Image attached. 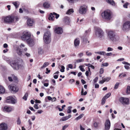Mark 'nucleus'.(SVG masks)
I'll use <instances>...</instances> for the list:
<instances>
[{"label": "nucleus", "instance_id": "1", "mask_svg": "<svg viewBox=\"0 0 130 130\" xmlns=\"http://www.w3.org/2000/svg\"><path fill=\"white\" fill-rule=\"evenodd\" d=\"M2 21L3 22L6 23L12 22L14 21V16L11 15L6 17H2Z\"/></svg>", "mask_w": 130, "mask_h": 130}, {"label": "nucleus", "instance_id": "2", "mask_svg": "<svg viewBox=\"0 0 130 130\" xmlns=\"http://www.w3.org/2000/svg\"><path fill=\"white\" fill-rule=\"evenodd\" d=\"M51 36L50 32L47 31L45 33L43 36V40L45 43L48 44L51 41Z\"/></svg>", "mask_w": 130, "mask_h": 130}, {"label": "nucleus", "instance_id": "3", "mask_svg": "<svg viewBox=\"0 0 130 130\" xmlns=\"http://www.w3.org/2000/svg\"><path fill=\"white\" fill-rule=\"evenodd\" d=\"M101 15L103 18L109 20L111 18V13L109 10H105L102 13Z\"/></svg>", "mask_w": 130, "mask_h": 130}, {"label": "nucleus", "instance_id": "4", "mask_svg": "<svg viewBox=\"0 0 130 130\" xmlns=\"http://www.w3.org/2000/svg\"><path fill=\"white\" fill-rule=\"evenodd\" d=\"M31 38V34L29 31H24L23 35L21 37L22 39L24 41H27Z\"/></svg>", "mask_w": 130, "mask_h": 130}, {"label": "nucleus", "instance_id": "5", "mask_svg": "<svg viewBox=\"0 0 130 130\" xmlns=\"http://www.w3.org/2000/svg\"><path fill=\"white\" fill-rule=\"evenodd\" d=\"M6 102L8 103L15 104L17 102V99L13 98L12 96H8L6 99Z\"/></svg>", "mask_w": 130, "mask_h": 130}, {"label": "nucleus", "instance_id": "6", "mask_svg": "<svg viewBox=\"0 0 130 130\" xmlns=\"http://www.w3.org/2000/svg\"><path fill=\"white\" fill-rule=\"evenodd\" d=\"M7 62L10 63L11 66L15 70H18L19 69V67L17 63L14 61H10V60H6Z\"/></svg>", "mask_w": 130, "mask_h": 130}, {"label": "nucleus", "instance_id": "7", "mask_svg": "<svg viewBox=\"0 0 130 130\" xmlns=\"http://www.w3.org/2000/svg\"><path fill=\"white\" fill-rule=\"evenodd\" d=\"M119 100L120 102L124 105H128L129 104V99L128 98L121 97Z\"/></svg>", "mask_w": 130, "mask_h": 130}, {"label": "nucleus", "instance_id": "8", "mask_svg": "<svg viewBox=\"0 0 130 130\" xmlns=\"http://www.w3.org/2000/svg\"><path fill=\"white\" fill-rule=\"evenodd\" d=\"M130 28V22L128 21L125 22L123 24L122 27V30L125 31H128Z\"/></svg>", "mask_w": 130, "mask_h": 130}, {"label": "nucleus", "instance_id": "9", "mask_svg": "<svg viewBox=\"0 0 130 130\" xmlns=\"http://www.w3.org/2000/svg\"><path fill=\"white\" fill-rule=\"evenodd\" d=\"M87 6L85 5L81 6L79 7L78 12L81 14H84L86 13L87 11Z\"/></svg>", "mask_w": 130, "mask_h": 130}, {"label": "nucleus", "instance_id": "10", "mask_svg": "<svg viewBox=\"0 0 130 130\" xmlns=\"http://www.w3.org/2000/svg\"><path fill=\"white\" fill-rule=\"evenodd\" d=\"M95 34L97 37L101 38L103 36V32L101 29L97 28L96 30Z\"/></svg>", "mask_w": 130, "mask_h": 130}, {"label": "nucleus", "instance_id": "11", "mask_svg": "<svg viewBox=\"0 0 130 130\" xmlns=\"http://www.w3.org/2000/svg\"><path fill=\"white\" fill-rule=\"evenodd\" d=\"M8 88L10 90L14 92H17L18 91V88L15 85L11 84L9 85Z\"/></svg>", "mask_w": 130, "mask_h": 130}, {"label": "nucleus", "instance_id": "12", "mask_svg": "<svg viewBox=\"0 0 130 130\" xmlns=\"http://www.w3.org/2000/svg\"><path fill=\"white\" fill-rule=\"evenodd\" d=\"M115 35V34L114 31L110 30L108 32V38L109 39L112 41V40L113 39V38Z\"/></svg>", "mask_w": 130, "mask_h": 130}, {"label": "nucleus", "instance_id": "13", "mask_svg": "<svg viewBox=\"0 0 130 130\" xmlns=\"http://www.w3.org/2000/svg\"><path fill=\"white\" fill-rule=\"evenodd\" d=\"M13 110V108L11 107L6 106L3 108V111L7 112H9Z\"/></svg>", "mask_w": 130, "mask_h": 130}, {"label": "nucleus", "instance_id": "14", "mask_svg": "<svg viewBox=\"0 0 130 130\" xmlns=\"http://www.w3.org/2000/svg\"><path fill=\"white\" fill-rule=\"evenodd\" d=\"M55 32L58 34H60L62 33L63 30L61 27H56L54 29Z\"/></svg>", "mask_w": 130, "mask_h": 130}, {"label": "nucleus", "instance_id": "15", "mask_svg": "<svg viewBox=\"0 0 130 130\" xmlns=\"http://www.w3.org/2000/svg\"><path fill=\"white\" fill-rule=\"evenodd\" d=\"M7 128L8 126L6 123H3L0 124V130H7Z\"/></svg>", "mask_w": 130, "mask_h": 130}, {"label": "nucleus", "instance_id": "16", "mask_svg": "<svg viewBox=\"0 0 130 130\" xmlns=\"http://www.w3.org/2000/svg\"><path fill=\"white\" fill-rule=\"evenodd\" d=\"M63 22L66 25H69L71 22L70 18L68 17H65L64 18Z\"/></svg>", "mask_w": 130, "mask_h": 130}, {"label": "nucleus", "instance_id": "17", "mask_svg": "<svg viewBox=\"0 0 130 130\" xmlns=\"http://www.w3.org/2000/svg\"><path fill=\"white\" fill-rule=\"evenodd\" d=\"M26 41L27 43L30 46H32L35 44L34 41L33 39H32L31 38Z\"/></svg>", "mask_w": 130, "mask_h": 130}, {"label": "nucleus", "instance_id": "18", "mask_svg": "<svg viewBox=\"0 0 130 130\" xmlns=\"http://www.w3.org/2000/svg\"><path fill=\"white\" fill-rule=\"evenodd\" d=\"M105 129L106 130H108L110 126V123L109 120H107L105 124Z\"/></svg>", "mask_w": 130, "mask_h": 130}, {"label": "nucleus", "instance_id": "19", "mask_svg": "<svg viewBox=\"0 0 130 130\" xmlns=\"http://www.w3.org/2000/svg\"><path fill=\"white\" fill-rule=\"evenodd\" d=\"M51 4L50 2H46L43 3V6L45 8H48L50 7Z\"/></svg>", "mask_w": 130, "mask_h": 130}, {"label": "nucleus", "instance_id": "20", "mask_svg": "<svg viewBox=\"0 0 130 130\" xmlns=\"http://www.w3.org/2000/svg\"><path fill=\"white\" fill-rule=\"evenodd\" d=\"M71 117L72 116L71 115H69L68 116L63 117H62L61 118L60 120L62 121H66L71 118Z\"/></svg>", "mask_w": 130, "mask_h": 130}, {"label": "nucleus", "instance_id": "21", "mask_svg": "<svg viewBox=\"0 0 130 130\" xmlns=\"http://www.w3.org/2000/svg\"><path fill=\"white\" fill-rule=\"evenodd\" d=\"M34 23V21L33 19H28L27 20V24L29 26H32Z\"/></svg>", "mask_w": 130, "mask_h": 130}, {"label": "nucleus", "instance_id": "22", "mask_svg": "<svg viewBox=\"0 0 130 130\" xmlns=\"http://www.w3.org/2000/svg\"><path fill=\"white\" fill-rule=\"evenodd\" d=\"M5 89L3 86L0 85V94H3L5 93Z\"/></svg>", "mask_w": 130, "mask_h": 130}, {"label": "nucleus", "instance_id": "23", "mask_svg": "<svg viewBox=\"0 0 130 130\" xmlns=\"http://www.w3.org/2000/svg\"><path fill=\"white\" fill-rule=\"evenodd\" d=\"M44 53V51L43 49L40 47L38 48V54L39 55H42Z\"/></svg>", "mask_w": 130, "mask_h": 130}, {"label": "nucleus", "instance_id": "24", "mask_svg": "<svg viewBox=\"0 0 130 130\" xmlns=\"http://www.w3.org/2000/svg\"><path fill=\"white\" fill-rule=\"evenodd\" d=\"M80 43V41L79 39L76 38L75 39L74 41V46L76 47L79 45Z\"/></svg>", "mask_w": 130, "mask_h": 130}, {"label": "nucleus", "instance_id": "25", "mask_svg": "<svg viewBox=\"0 0 130 130\" xmlns=\"http://www.w3.org/2000/svg\"><path fill=\"white\" fill-rule=\"evenodd\" d=\"M106 1L108 3L113 6L115 5V2L113 0H106Z\"/></svg>", "mask_w": 130, "mask_h": 130}, {"label": "nucleus", "instance_id": "26", "mask_svg": "<svg viewBox=\"0 0 130 130\" xmlns=\"http://www.w3.org/2000/svg\"><path fill=\"white\" fill-rule=\"evenodd\" d=\"M16 51L17 53L19 55H23L22 52L19 47H17Z\"/></svg>", "mask_w": 130, "mask_h": 130}, {"label": "nucleus", "instance_id": "27", "mask_svg": "<svg viewBox=\"0 0 130 130\" xmlns=\"http://www.w3.org/2000/svg\"><path fill=\"white\" fill-rule=\"evenodd\" d=\"M53 13H51L48 17V19L50 20L53 21L54 19V17Z\"/></svg>", "mask_w": 130, "mask_h": 130}, {"label": "nucleus", "instance_id": "28", "mask_svg": "<svg viewBox=\"0 0 130 130\" xmlns=\"http://www.w3.org/2000/svg\"><path fill=\"white\" fill-rule=\"evenodd\" d=\"M119 39V37L118 36L115 35L113 38V39L112 40V41L113 42H116L118 41Z\"/></svg>", "mask_w": 130, "mask_h": 130}, {"label": "nucleus", "instance_id": "29", "mask_svg": "<svg viewBox=\"0 0 130 130\" xmlns=\"http://www.w3.org/2000/svg\"><path fill=\"white\" fill-rule=\"evenodd\" d=\"M74 12V11L73 10V9H69L66 13V14L70 15L72 13H73Z\"/></svg>", "mask_w": 130, "mask_h": 130}, {"label": "nucleus", "instance_id": "30", "mask_svg": "<svg viewBox=\"0 0 130 130\" xmlns=\"http://www.w3.org/2000/svg\"><path fill=\"white\" fill-rule=\"evenodd\" d=\"M84 116V114L82 113L80 115L76 117L75 119V120L77 121L78 120L82 118Z\"/></svg>", "mask_w": 130, "mask_h": 130}, {"label": "nucleus", "instance_id": "31", "mask_svg": "<svg viewBox=\"0 0 130 130\" xmlns=\"http://www.w3.org/2000/svg\"><path fill=\"white\" fill-rule=\"evenodd\" d=\"M49 65V63L48 62H44L42 67H41V69H43L44 68H45L46 67Z\"/></svg>", "mask_w": 130, "mask_h": 130}, {"label": "nucleus", "instance_id": "32", "mask_svg": "<svg viewBox=\"0 0 130 130\" xmlns=\"http://www.w3.org/2000/svg\"><path fill=\"white\" fill-rule=\"evenodd\" d=\"M12 4L15 6L16 8H17L19 7V2H13Z\"/></svg>", "mask_w": 130, "mask_h": 130}, {"label": "nucleus", "instance_id": "33", "mask_svg": "<svg viewBox=\"0 0 130 130\" xmlns=\"http://www.w3.org/2000/svg\"><path fill=\"white\" fill-rule=\"evenodd\" d=\"M126 93L128 94L130 93V86H127V87L126 91Z\"/></svg>", "mask_w": 130, "mask_h": 130}, {"label": "nucleus", "instance_id": "34", "mask_svg": "<svg viewBox=\"0 0 130 130\" xmlns=\"http://www.w3.org/2000/svg\"><path fill=\"white\" fill-rule=\"evenodd\" d=\"M28 96V93H26L25 94V95H24V96L23 97V99L25 101L26 100Z\"/></svg>", "mask_w": 130, "mask_h": 130}, {"label": "nucleus", "instance_id": "35", "mask_svg": "<svg viewBox=\"0 0 130 130\" xmlns=\"http://www.w3.org/2000/svg\"><path fill=\"white\" fill-rule=\"evenodd\" d=\"M104 80L105 82H108L111 79V77H106L104 78Z\"/></svg>", "mask_w": 130, "mask_h": 130}, {"label": "nucleus", "instance_id": "36", "mask_svg": "<svg viewBox=\"0 0 130 130\" xmlns=\"http://www.w3.org/2000/svg\"><path fill=\"white\" fill-rule=\"evenodd\" d=\"M72 107L70 106L68 107V109L67 110V112L68 113H70L71 112V109L72 108Z\"/></svg>", "mask_w": 130, "mask_h": 130}, {"label": "nucleus", "instance_id": "37", "mask_svg": "<svg viewBox=\"0 0 130 130\" xmlns=\"http://www.w3.org/2000/svg\"><path fill=\"white\" fill-rule=\"evenodd\" d=\"M84 61V59H80L76 60V62L77 63H79L83 62Z\"/></svg>", "mask_w": 130, "mask_h": 130}, {"label": "nucleus", "instance_id": "38", "mask_svg": "<svg viewBox=\"0 0 130 130\" xmlns=\"http://www.w3.org/2000/svg\"><path fill=\"white\" fill-rule=\"evenodd\" d=\"M106 99L103 97L102 100L101 104L102 105H104L106 101Z\"/></svg>", "mask_w": 130, "mask_h": 130}, {"label": "nucleus", "instance_id": "39", "mask_svg": "<svg viewBox=\"0 0 130 130\" xmlns=\"http://www.w3.org/2000/svg\"><path fill=\"white\" fill-rule=\"evenodd\" d=\"M43 112V111L41 110H38L35 113V114H41Z\"/></svg>", "mask_w": 130, "mask_h": 130}, {"label": "nucleus", "instance_id": "40", "mask_svg": "<svg viewBox=\"0 0 130 130\" xmlns=\"http://www.w3.org/2000/svg\"><path fill=\"white\" fill-rule=\"evenodd\" d=\"M19 19V18L17 16H14V22H16L18 21Z\"/></svg>", "mask_w": 130, "mask_h": 130}, {"label": "nucleus", "instance_id": "41", "mask_svg": "<svg viewBox=\"0 0 130 130\" xmlns=\"http://www.w3.org/2000/svg\"><path fill=\"white\" fill-rule=\"evenodd\" d=\"M111 93H109L107 94L106 95H105L104 97L106 99H107L109 98L111 95Z\"/></svg>", "mask_w": 130, "mask_h": 130}, {"label": "nucleus", "instance_id": "42", "mask_svg": "<svg viewBox=\"0 0 130 130\" xmlns=\"http://www.w3.org/2000/svg\"><path fill=\"white\" fill-rule=\"evenodd\" d=\"M53 14H54V16H55V18L57 19L58 17H59V14H57L56 13L54 12H53Z\"/></svg>", "mask_w": 130, "mask_h": 130}, {"label": "nucleus", "instance_id": "43", "mask_svg": "<svg viewBox=\"0 0 130 130\" xmlns=\"http://www.w3.org/2000/svg\"><path fill=\"white\" fill-rule=\"evenodd\" d=\"M61 69L60 70V71L62 72H64V71L65 67L63 66H61Z\"/></svg>", "mask_w": 130, "mask_h": 130}, {"label": "nucleus", "instance_id": "44", "mask_svg": "<svg viewBox=\"0 0 130 130\" xmlns=\"http://www.w3.org/2000/svg\"><path fill=\"white\" fill-rule=\"evenodd\" d=\"M83 55L84 54L83 53H80L78 54V57L81 58L83 56Z\"/></svg>", "mask_w": 130, "mask_h": 130}, {"label": "nucleus", "instance_id": "45", "mask_svg": "<svg viewBox=\"0 0 130 130\" xmlns=\"http://www.w3.org/2000/svg\"><path fill=\"white\" fill-rule=\"evenodd\" d=\"M83 66H79V68L80 70L82 72H84L85 71L84 69L83 68Z\"/></svg>", "mask_w": 130, "mask_h": 130}, {"label": "nucleus", "instance_id": "46", "mask_svg": "<svg viewBox=\"0 0 130 130\" xmlns=\"http://www.w3.org/2000/svg\"><path fill=\"white\" fill-rule=\"evenodd\" d=\"M128 3H125L124 5H123V7L126 8H127V6L128 5Z\"/></svg>", "mask_w": 130, "mask_h": 130}, {"label": "nucleus", "instance_id": "47", "mask_svg": "<svg viewBox=\"0 0 130 130\" xmlns=\"http://www.w3.org/2000/svg\"><path fill=\"white\" fill-rule=\"evenodd\" d=\"M21 121L19 118H18L17 121V124L18 125H20L21 124Z\"/></svg>", "mask_w": 130, "mask_h": 130}, {"label": "nucleus", "instance_id": "48", "mask_svg": "<svg viewBox=\"0 0 130 130\" xmlns=\"http://www.w3.org/2000/svg\"><path fill=\"white\" fill-rule=\"evenodd\" d=\"M109 64L108 63L106 62L102 63V65L104 67H107L108 66Z\"/></svg>", "mask_w": 130, "mask_h": 130}, {"label": "nucleus", "instance_id": "49", "mask_svg": "<svg viewBox=\"0 0 130 130\" xmlns=\"http://www.w3.org/2000/svg\"><path fill=\"white\" fill-rule=\"evenodd\" d=\"M113 50V49L110 47H108L107 51V52L111 51Z\"/></svg>", "mask_w": 130, "mask_h": 130}, {"label": "nucleus", "instance_id": "50", "mask_svg": "<svg viewBox=\"0 0 130 130\" xmlns=\"http://www.w3.org/2000/svg\"><path fill=\"white\" fill-rule=\"evenodd\" d=\"M119 85V84L118 83H117L116 84L115 86L114 87V88L115 89H117L118 88V86Z\"/></svg>", "mask_w": 130, "mask_h": 130}, {"label": "nucleus", "instance_id": "51", "mask_svg": "<svg viewBox=\"0 0 130 130\" xmlns=\"http://www.w3.org/2000/svg\"><path fill=\"white\" fill-rule=\"evenodd\" d=\"M88 67L89 68L90 67L92 69H94V66H93L91 64H90L89 63L88 64Z\"/></svg>", "mask_w": 130, "mask_h": 130}, {"label": "nucleus", "instance_id": "52", "mask_svg": "<svg viewBox=\"0 0 130 130\" xmlns=\"http://www.w3.org/2000/svg\"><path fill=\"white\" fill-rule=\"evenodd\" d=\"M28 122L29 124V125L30 126V128L31 127V125L32 124V123L31 122V120H30L29 119L28 121Z\"/></svg>", "mask_w": 130, "mask_h": 130}, {"label": "nucleus", "instance_id": "53", "mask_svg": "<svg viewBox=\"0 0 130 130\" xmlns=\"http://www.w3.org/2000/svg\"><path fill=\"white\" fill-rule=\"evenodd\" d=\"M38 104H34V107L36 109H39V107L38 106Z\"/></svg>", "mask_w": 130, "mask_h": 130}, {"label": "nucleus", "instance_id": "54", "mask_svg": "<svg viewBox=\"0 0 130 130\" xmlns=\"http://www.w3.org/2000/svg\"><path fill=\"white\" fill-rule=\"evenodd\" d=\"M98 79V77H96L93 80V82H94V83H96Z\"/></svg>", "mask_w": 130, "mask_h": 130}, {"label": "nucleus", "instance_id": "55", "mask_svg": "<svg viewBox=\"0 0 130 130\" xmlns=\"http://www.w3.org/2000/svg\"><path fill=\"white\" fill-rule=\"evenodd\" d=\"M122 63L123 64H127L129 66H130V63H129L127 62H126L125 61H123L122 62Z\"/></svg>", "mask_w": 130, "mask_h": 130}, {"label": "nucleus", "instance_id": "56", "mask_svg": "<svg viewBox=\"0 0 130 130\" xmlns=\"http://www.w3.org/2000/svg\"><path fill=\"white\" fill-rule=\"evenodd\" d=\"M104 72V69L103 68H101L100 70V72L101 74H102Z\"/></svg>", "mask_w": 130, "mask_h": 130}, {"label": "nucleus", "instance_id": "57", "mask_svg": "<svg viewBox=\"0 0 130 130\" xmlns=\"http://www.w3.org/2000/svg\"><path fill=\"white\" fill-rule=\"evenodd\" d=\"M86 53L87 55L89 56H91L92 55V53L91 52H87Z\"/></svg>", "mask_w": 130, "mask_h": 130}, {"label": "nucleus", "instance_id": "58", "mask_svg": "<svg viewBox=\"0 0 130 130\" xmlns=\"http://www.w3.org/2000/svg\"><path fill=\"white\" fill-rule=\"evenodd\" d=\"M68 126V125H64L62 129V130H64L66 128H67Z\"/></svg>", "mask_w": 130, "mask_h": 130}, {"label": "nucleus", "instance_id": "59", "mask_svg": "<svg viewBox=\"0 0 130 130\" xmlns=\"http://www.w3.org/2000/svg\"><path fill=\"white\" fill-rule=\"evenodd\" d=\"M105 55L107 56H110L112 55V53H105Z\"/></svg>", "mask_w": 130, "mask_h": 130}, {"label": "nucleus", "instance_id": "60", "mask_svg": "<svg viewBox=\"0 0 130 130\" xmlns=\"http://www.w3.org/2000/svg\"><path fill=\"white\" fill-rule=\"evenodd\" d=\"M77 0H67V1L69 3H72L74 2Z\"/></svg>", "mask_w": 130, "mask_h": 130}, {"label": "nucleus", "instance_id": "61", "mask_svg": "<svg viewBox=\"0 0 130 130\" xmlns=\"http://www.w3.org/2000/svg\"><path fill=\"white\" fill-rule=\"evenodd\" d=\"M105 54V52L104 51L100 52V55H104Z\"/></svg>", "mask_w": 130, "mask_h": 130}, {"label": "nucleus", "instance_id": "62", "mask_svg": "<svg viewBox=\"0 0 130 130\" xmlns=\"http://www.w3.org/2000/svg\"><path fill=\"white\" fill-rule=\"evenodd\" d=\"M105 82V80H104V78L101 81H100L99 82V83L100 84H103V83L104 82Z\"/></svg>", "mask_w": 130, "mask_h": 130}, {"label": "nucleus", "instance_id": "63", "mask_svg": "<svg viewBox=\"0 0 130 130\" xmlns=\"http://www.w3.org/2000/svg\"><path fill=\"white\" fill-rule=\"evenodd\" d=\"M68 68L71 69H72L73 68V65L71 64H69L68 65Z\"/></svg>", "mask_w": 130, "mask_h": 130}, {"label": "nucleus", "instance_id": "64", "mask_svg": "<svg viewBox=\"0 0 130 130\" xmlns=\"http://www.w3.org/2000/svg\"><path fill=\"white\" fill-rule=\"evenodd\" d=\"M20 48L23 49V47H25V45L24 44L21 43L20 45Z\"/></svg>", "mask_w": 130, "mask_h": 130}]
</instances>
